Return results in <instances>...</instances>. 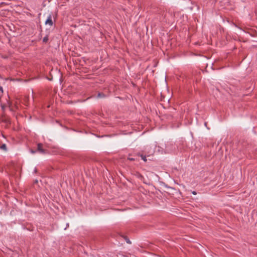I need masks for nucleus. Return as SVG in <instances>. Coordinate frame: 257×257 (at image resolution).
I'll return each instance as SVG.
<instances>
[{
	"label": "nucleus",
	"mask_w": 257,
	"mask_h": 257,
	"mask_svg": "<svg viewBox=\"0 0 257 257\" xmlns=\"http://www.w3.org/2000/svg\"><path fill=\"white\" fill-rule=\"evenodd\" d=\"M53 23L52 20V16L50 15L45 22V24L49 25V26H52L53 25Z\"/></svg>",
	"instance_id": "1"
},
{
	"label": "nucleus",
	"mask_w": 257,
	"mask_h": 257,
	"mask_svg": "<svg viewBox=\"0 0 257 257\" xmlns=\"http://www.w3.org/2000/svg\"><path fill=\"white\" fill-rule=\"evenodd\" d=\"M38 151L41 153H45V150L43 149V145L42 144H38L37 146Z\"/></svg>",
	"instance_id": "2"
},
{
	"label": "nucleus",
	"mask_w": 257,
	"mask_h": 257,
	"mask_svg": "<svg viewBox=\"0 0 257 257\" xmlns=\"http://www.w3.org/2000/svg\"><path fill=\"white\" fill-rule=\"evenodd\" d=\"M141 157L142 158V159L145 162H147V160L146 158V156L145 155H144L143 154L140 155Z\"/></svg>",
	"instance_id": "3"
},
{
	"label": "nucleus",
	"mask_w": 257,
	"mask_h": 257,
	"mask_svg": "<svg viewBox=\"0 0 257 257\" xmlns=\"http://www.w3.org/2000/svg\"><path fill=\"white\" fill-rule=\"evenodd\" d=\"M0 148L2 150H4L5 151H6L7 150V147H6V145L5 144H3L2 145Z\"/></svg>",
	"instance_id": "4"
},
{
	"label": "nucleus",
	"mask_w": 257,
	"mask_h": 257,
	"mask_svg": "<svg viewBox=\"0 0 257 257\" xmlns=\"http://www.w3.org/2000/svg\"><path fill=\"white\" fill-rule=\"evenodd\" d=\"M105 96V95L102 93H99L97 95V97L99 98L104 97Z\"/></svg>",
	"instance_id": "5"
},
{
	"label": "nucleus",
	"mask_w": 257,
	"mask_h": 257,
	"mask_svg": "<svg viewBox=\"0 0 257 257\" xmlns=\"http://www.w3.org/2000/svg\"><path fill=\"white\" fill-rule=\"evenodd\" d=\"M48 41V36H46L43 39V42L44 43H46L47 42V41Z\"/></svg>",
	"instance_id": "6"
},
{
	"label": "nucleus",
	"mask_w": 257,
	"mask_h": 257,
	"mask_svg": "<svg viewBox=\"0 0 257 257\" xmlns=\"http://www.w3.org/2000/svg\"><path fill=\"white\" fill-rule=\"evenodd\" d=\"M128 160H130V161H135V159L134 158H131V157H128Z\"/></svg>",
	"instance_id": "7"
},
{
	"label": "nucleus",
	"mask_w": 257,
	"mask_h": 257,
	"mask_svg": "<svg viewBox=\"0 0 257 257\" xmlns=\"http://www.w3.org/2000/svg\"><path fill=\"white\" fill-rule=\"evenodd\" d=\"M125 240L126 241L127 243H131V241H130V240L127 239V238H125Z\"/></svg>",
	"instance_id": "8"
},
{
	"label": "nucleus",
	"mask_w": 257,
	"mask_h": 257,
	"mask_svg": "<svg viewBox=\"0 0 257 257\" xmlns=\"http://www.w3.org/2000/svg\"><path fill=\"white\" fill-rule=\"evenodd\" d=\"M192 194H194V195H196V192L195 191H193L192 192Z\"/></svg>",
	"instance_id": "9"
},
{
	"label": "nucleus",
	"mask_w": 257,
	"mask_h": 257,
	"mask_svg": "<svg viewBox=\"0 0 257 257\" xmlns=\"http://www.w3.org/2000/svg\"><path fill=\"white\" fill-rule=\"evenodd\" d=\"M0 91H3V88L0 86Z\"/></svg>",
	"instance_id": "10"
},
{
	"label": "nucleus",
	"mask_w": 257,
	"mask_h": 257,
	"mask_svg": "<svg viewBox=\"0 0 257 257\" xmlns=\"http://www.w3.org/2000/svg\"><path fill=\"white\" fill-rule=\"evenodd\" d=\"M34 172H35V173H36V172H37V169H36V168H35V170H34Z\"/></svg>",
	"instance_id": "11"
},
{
	"label": "nucleus",
	"mask_w": 257,
	"mask_h": 257,
	"mask_svg": "<svg viewBox=\"0 0 257 257\" xmlns=\"http://www.w3.org/2000/svg\"><path fill=\"white\" fill-rule=\"evenodd\" d=\"M31 152H32V153H35V151H32H32H31Z\"/></svg>",
	"instance_id": "12"
}]
</instances>
